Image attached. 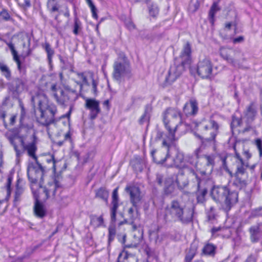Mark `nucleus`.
<instances>
[{"label": "nucleus", "mask_w": 262, "mask_h": 262, "mask_svg": "<svg viewBox=\"0 0 262 262\" xmlns=\"http://www.w3.org/2000/svg\"><path fill=\"white\" fill-rule=\"evenodd\" d=\"M257 107L255 103L253 102H251L244 112V118L247 124L252 123L257 115Z\"/></svg>", "instance_id": "6ab92c4d"}, {"label": "nucleus", "mask_w": 262, "mask_h": 262, "mask_svg": "<svg viewBox=\"0 0 262 262\" xmlns=\"http://www.w3.org/2000/svg\"><path fill=\"white\" fill-rule=\"evenodd\" d=\"M24 191V188L23 186H20L18 185H16L14 199L15 205H16L20 201Z\"/></svg>", "instance_id": "72a5a7b5"}, {"label": "nucleus", "mask_w": 262, "mask_h": 262, "mask_svg": "<svg viewBox=\"0 0 262 262\" xmlns=\"http://www.w3.org/2000/svg\"><path fill=\"white\" fill-rule=\"evenodd\" d=\"M59 188V186L57 182L49 183L48 187H44L43 191L45 194L46 199H47L51 196H54Z\"/></svg>", "instance_id": "a878e982"}, {"label": "nucleus", "mask_w": 262, "mask_h": 262, "mask_svg": "<svg viewBox=\"0 0 262 262\" xmlns=\"http://www.w3.org/2000/svg\"><path fill=\"white\" fill-rule=\"evenodd\" d=\"M20 107H21V111H20V121H22L25 117L26 111H25V107L23 106V105L21 104Z\"/></svg>", "instance_id": "e2e57ef3"}, {"label": "nucleus", "mask_w": 262, "mask_h": 262, "mask_svg": "<svg viewBox=\"0 0 262 262\" xmlns=\"http://www.w3.org/2000/svg\"><path fill=\"white\" fill-rule=\"evenodd\" d=\"M207 218L209 221H212L215 217V208L211 206L207 212Z\"/></svg>", "instance_id": "09e8293b"}, {"label": "nucleus", "mask_w": 262, "mask_h": 262, "mask_svg": "<svg viewBox=\"0 0 262 262\" xmlns=\"http://www.w3.org/2000/svg\"><path fill=\"white\" fill-rule=\"evenodd\" d=\"M19 40L24 48L27 47L28 49V52L27 55L30 53V41L31 37L28 33L22 34L20 35Z\"/></svg>", "instance_id": "c756f323"}, {"label": "nucleus", "mask_w": 262, "mask_h": 262, "mask_svg": "<svg viewBox=\"0 0 262 262\" xmlns=\"http://www.w3.org/2000/svg\"><path fill=\"white\" fill-rule=\"evenodd\" d=\"M211 195L216 202L225 199L223 208L226 212H228L238 201V193L235 191H230L226 186H214L212 189Z\"/></svg>", "instance_id": "0eeeda50"}, {"label": "nucleus", "mask_w": 262, "mask_h": 262, "mask_svg": "<svg viewBox=\"0 0 262 262\" xmlns=\"http://www.w3.org/2000/svg\"><path fill=\"white\" fill-rule=\"evenodd\" d=\"M149 12L151 16L155 17L158 14L159 9L157 6H151L149 7Z\"/></svg>", "instance_id": "603ef678"}, {"label": "nucleus", "mask_w": 262, "mask_h": 262, "mask_svg": "<svg viewBox=\"0 0 262 262\" xmlns=\"http://www.w3.org/2000/svg\"><path fill=\"white\" fill-rule=\"evenodd\" d=\"M216 247L212 244L207 243L202 249L203 253L207 256H214L216 252Z\"/></svg>", "instance_id": "2f4dec72"}, {"label": "nucleus", "mask_w": 262, "mask_h": 262, "mask_svg": "<svg viewBox=\"0 0 262 262\" xmlns=\"http://www.w3.org/2000/svg\"><path fill=\"white\" fill-rule=\"evenodd\" d=\"M114 224H112L108 228V240L110 242L113 241L116 234V229Z\"/></svg>", "instance_id": "c03bdc74"}, {"label": "nucleus", "mask_w": 262, "mask_h": 262, "mask_svg": "<svg viewBox=\"0 0 262 262\" xmlns=\"http://www.w3.org/2000/svg\"><path fill=\"white\" fill-rule=\"evenodd\" d=\"M13 60L16 62L17 66V69L19 71H21V61L19 59V56H16L14 58H13Z\"/></svg>", "instance_id": "052dcab7"}, {"label": "nucleus", "mask_w": 262, "mask_h": 262, "mask_svg": "<svg viewBox=\"0 0 262 262\" xmlns=\"http://www.w3.org/2000/svg\"><path fill=\"white\" fill-rule=\"evenodd\" d=\"M0 70L3 73L5 77L7 79L9 80L11 77V71L9 68L6 65L1 64Z\"/></svg>", "instance_id": "ea45409f"}, {"label": "nucleus", "mask_w": 262, "mask_h": 262, "mask_svg": "<svg viewBox=\"0 0 262 262\" xmlns=\"http://www.w3.org/2000/svg\"><path fill=\"white\" fill-rule=\"evenodd\" d=\"M227 157H222L221 158V162H222V167L224 170L227 171L228 170L227 164L226 163Z\"/></svg>", "instance_id": "6e6d98bb"}, {"label": "nucleus", "mask_w": 262, "mask_h": 262, "mask_svg": "<svg viewBox=\"0 0 262 262\" xmlns=\"http://www.w3.org/2000/svg\"><path fill=\"white\" fill-rule=\"evenodd\" d=\"M114 78L120 81L123 78H130L132 76L129 63L126 57L118 58L113 65Z\"/></svg>", "instance_id": "9d476101"}, {"label": "nucleus", "mask_w": 262, "mask_h": 262, "mask_svg": "<svg viewBox=\"0 0 262 262\" xmlns=\"http://www.w3.org/2000/svg\"><path fill=\"white\" fill-rule=\"evenodd\" d=\"M262 222L258 223L256 225L252 226L249 229L250 238L252 243H257L262 233Z\"/></svg>", "instance_id": "aec40b11"}, {"label": "nucleus", "mask_w": 262, "mask_h": 262, "mask_svg": "<svg viewBox=\"0 0 262 262\" xmlns=\"http://www.w3.org/2000/svg\"><path fill=\"white\" fill-rule=\"evenodd\" d=\"M170 177L172 179H174V182L180 190H183L188 185L187 178L182 172H179L177 175H173Z\"/></svg>", "instance_id": "4be33fe9"}, {"label": "nucleus", "mask_w": 262, "mask_h": 262, "mask_svg": "<svg viewBox=\"0 0 262 262\" xmlns=\"http://www.w3.org/2000/svg\"><path fill=\"white\" fill-rule=\"evenodd\" d=\"M164 192L167 195H175L177 193V189L175 187L176 184L174 182V179L170 176L168 177L165 180Z\"/></svg>", "instance_id": "b1692460"}, {"label": "nucleus", "mask_w": 262, "mask_h": 262, "mask_svg": "<svg viewBox=\"0 0 262 262\" xmlns=\"http://www.w3.org/2000/svg\"><path fill=\"white\" fill-rule=\"evenodd\" d=\"M163 176L160 173H157L156 174V182L158 183V185L161 186L163 183Z\"/></svg>", "instance_id": "4d7b16f0"}, {"label": "nucleus", "mask_w": 262, "mask_h": 262, "mask_svg": "<svg viewBox=\"0 0 262 262\" xmlns=\"http://www.w3.org/2000/svg\"><path fill=\"white\" fill-rule=\"evenodd\" d=\"M244 37L243 36H239L238 37L235 38L233 39V42L234 43H239L244 41Z\"/></svg>", "instance_id": "338daca9"}, {"label": "nucleus", "mask_w": 262, "mask_h": 262, "mask_svg": "<svg viewBox=\"0 0 262 262\" xmlns=\"http://www.w3.org/2000/svg\"><path fill=\"white\" fill-rule=\"evenodd\" d=\"M245 262H255V257L252 255H250L247 258Z\"/></svg>", "instance_id": "774afa93"}, {"label": "nucleus", "mask_w": 262, "mask_h": 262, "mask_svg": "<svg viewBox=\"0 0 262 262\" xmlns=\"http://www.w3.org/2000/svg\"><path fill=\"white\" fill-rule=\"evenodd\" d=\"M85 107L90 111V118L92 120L95 119L100 112L99 102L96 99L87 98L85 100Z\"/></svg>", "instance_id": "2eb2a0df"}, {"label": "nucleus", "mask_w": 262, "mask_h": 262, "mask_svg": "<svg viewBox=\"0 0 262 262\" xmlns=\"http://www.w3.org/2000/svg\"><path fill=\"white\" fill-rule=\"evenodd\" d=\"M90 79L91 80V82H89L90 85L88 86L91 88V91L92 94L96 96L98 93L97 86L99 84V81L97 79L94 78V74H90Z\"/></svg>", "instance_id": "473e14b6"}, {"label": "nucleus", "mask_w": 262, "mask_h": 262, "mask_svg": "<svg viewBox=\"0 0 262 262\" xmlns=\"http://www.w3.org/2000/svg\"><path fill=\"white\" fill-rule=\"evenodd\" d=\"M37 101L38 109L40 113V122L43 125L48 126L53 123L55 115L57 112V107L54 105H49L46 96L40 94L32 97V102L35 103Z\"/></svg>", "instance_id": "423d86ee"}, {"label": "nucleus", "mask_w": 262, "mask_h": 262, "mask_svg": "<svg viewBox=\"0 0 262 262\" xmlns=\"http://www.w3.org/2000/svg\"><path fill=\"white\" fill-rule=\"evenodd\" d=\"M219 10L216 3H214L209 11V16L210 18L213 19L216 12Z\"/></svg>", "instance_id": "de8ad7c7"}, {"label": "nucleus", "mask_w": 262, "mask_h": 262, "mask_svg": "<svg viewBox=\"0 0 262 262\" xmlns=\"http://www.w3.org/2000/svg\"><path fill=\"white\" fill-rule=\"evenodd\" d=\"M213 64L210 59H200L197 64L196 72L203 79H211L212 77Z\"/></svg>", "instance_id": "ddd939ff"}, {"label": "nucleus", "mask_w": 262, "mask_h": 262, "mask_svg": "<svg viewBox=\"0 0 262 262\" xmlns=\"http://www.w3.org/2000/svg\"><path fill=\"white\" fill-rule=\"evenodd\" d=\"M191 60V45L187 42L183 47L180 56L176 58L173 64L171 65L165 77L163 86L171 84L179 78L188 67Z\"/></svg>", "instance_id": "7ed1b4c3"}, {"label": "nucleus", "mask_w": 262, "mask_h": 262, "mask_svg": "<svg viewBox=\"0 0 262 262\" xmlns=\"http://www.w3.org/2000/svg\"><path fill=\"white\" fill-rule=\"evenodd\" d=\"M199 111L198 103L194 99H190L183 107V112L187 116H194Z\"/></svg>", "instance_id": "a211bd4d"}, {"label": "nucleus", "mask_w": 262, "mask_h": 262, "mask_svg": "<svg viewBox=\"0 0 262 262\" xmlns=\"http://www.w3.org/2000/svg\"><path fill=\"white\" fill-rule=\"evenodd\" d=\"M193 216V210L185 208V206L177 200L171 201L165 208L164 219L166 221L171 219L183 224H188L192 221Z\"/></svg>", "instance_id": "39448f33"}, {"label": "nucleus", "mask_w": 262, "mask_h": 262, "mask_svg": "<svg viewBox=\"0 0 262 262\" xmlns=\"http://www.w3.org/2000/svg\"><path fill=\"white\" fill-rule=\"evenodd\" d=\"M204 158L206 161V165L208 166H211V168L214 164V158L213 155H205Z\"/></svg>", "instance_id": "a18cd8bd"}, {"label": "nucleus", "mask_w": 262, "mask_h": 262, "mask_svg": "<svg viewBox=\"0 0 262 262\" xmlns=\"http://www.w3.org/2000/svg\"><path fill=\"white\" fill-rule=\"evenodd\" d=\"M34 141L31 143L26 145L22 137L18 136H14L10 139V141L13 145L16 152L17 158L19 157L25 150H27L29 156L32 157L36 161V165H30L28 167L27 175L29 181L32 183H36L39 182L41 184L43 182L45 170L40 164H39L35 155L37 149L35 142V136L33 135Z\"/></svg>", "instance_id": "f257e3e1"}, {"label": "nucleus", "mask_w": 262, "mask_h": 262, "mask_svg": "<svg viewBox=\"0 0 262 262\" xmlns=\"http://www.w3.org/2000/svg\"><path fill=\"white\" fill-rule=\"evenodd\" d=\"M255 144L259 151V156H262V140L260 139H256L255 140Z\"/></svg>", "instance_id": "864d4df0"}, {"label": "nucleus", "mask_w": 262, "mask_h": 262, "mask_svg": "<svg viewBox=\"0 0 262 262\" xmlns=\"http://www.w3.org/2000/svg\"><path fill=\"white\" fill-rule=\"evenodd\" d=\"M71 134L70 131L68 132L64 136V140L63 141H60L56 143V144L59 146H62L64 141H71Z\"/></svg>", "instance_id": "3c124183"}, {"label": "nucleus", "mask_w": 262, "mask_h": 262, "mask_svg": "<svg viewBox=\"0 0 262 262\" xmlns=\"http://www.w3.org/2000/svg\"><path fill=\"white\" fill-rule=\"evenodd\" d=\"M24 88V83L21 79L19 78L15 79L13 81V86L12 88L13 94L18 95L23 91Z\"/></svg>", "instance_id": "c85d7f7f"}, {"label": "nucleus", "mask_w": 262, "mask_h": 262, "mask_svg": "<svg viewBox=\"0 0 262 262\" xmlns=\"http://www.w3.org/2000/svg\"><path fill=\"white\" fill-rule=\"evenodd\" d=\"M196 254L195 250L193 249H190L187 253L184 262H191Z\"/></svg>", "instance_id": "79ce46f5"}, {"label": "nucleus", "mask_w": 262, "mask_h": 262, "mask_svg": "<svg viewBox=\"0 0 262 262\" xmlns=\"http://www.w3.org/2000/svg\"><path fill=\"white\" fill-rule=\"evenodd\" d=\"M103 219L102 216H97L93 215L91 216V224L95 227H98L102 225Z\"/></svg>", "instance_id": "e433bc0d"}, {"label": "nucleus", "mask_w": 262, "mask_h": 262, "mask_svg": "<svg viewBox=\"0 0 262 262\" xmlns=\"http://www.w3.org/2000/svg\"><path fill=\"white\" fill-rule=\"evenodd\" d=\"M211 233L213 235L222 236L226 238L229 237L231 235L229 229L220 226L213 227L211 229Z\"/></svg>", "instance_id": "bb28decb"}, {"label": "nucleus", "mask_w": 262, "mask_h": 262, "mask_svg": "<svg viewBox=\"0 0 262 262\" xmlns=\"http://www.w3.org/2000/svg\"><path fill=\"white\" fill-rule=\"evenodd\" d=\"M235 151V157L236 161V170L234 173L235 180L233 184L238 189H242L246 186L247 184V179L248 178V173L246 171L247 167H249V163L247 161H244L240 154L237 152L235 146H234Z\"/></svg>", "instance_id": "1a4fd4ad"}, {"label": "nucleus", "mask_w": 262, "mask_h": 262, "mask_svg": "<svg viewBox=\"0 0 262 262\" xmlns=\"http://www.w3.org/2000/svg\"><path fill=\"white\" fill-rule=\"evenodd\" d=\"M220 56L228 63H232L233 62L231 60L232 58V54L233 53V50L231 48H226L225 47H221L219 50Z\"/></svg>", "instance_id": "cd10ccee"}, {"label": "nucleus", "mask_w": 262, "mask_h": 262, "mask_svg": "<svg viewBox=\"0 0 262 262\" xmlns=\"http://www.w3.org/2000/svg\"><path fill=\"white\" fill-rule=\"evenodd\" d=\"M242 123V119L240 118L236 117L234 116L232 117V120L231 123V127L232 129L238 126H240Z\"/></svg>", "instance_id": "37998d69"}, {"label": "nucleus", "mask_w": 262, "mask_h": 262, "mask_svg": "<svg viewBox=\"0 0 262 262\" xmlns=\"http://www.w3.org/2000/svg\"><path fill=\"white\" fill-rule=\"evenodd\" d=\"M129 254L127 251H123L121 252L118 257V262H124L125 259H127Z\"/></svg>", "instance_id": "8fccbe9b"}, {"label": "nucleus", "mask_w": 262, "mask_h": 262, "mask_svg": "<svg viewBox=\"0 0 262 262\" xmlns=\"http://www.w3.org/2000/svg\"><path fill=\"white\" fill-rule=\"evenodd\" d=\"M163 122L168 130L167 134L158 130L156 137V140L163 139L162 147L168 149L177 139L175 134L182 125V115L180 111L173 107H168L162 113Z\"/></svg>", "instance_id": "f03ea898"}, {"label": "nucleus", "mask_w": 262, "mask_h": 262, "mask_svg": "<svg viewBox=\"0 0 262 262\" xmlns=\"http://www.w3.org/2000/svg\"><path fill=\"white\" fill-rule=\"evenodd\" d=\"M33 211L35 215L40 219L45 217L47 214V211L44 205L37 198H35Z\"/></svg>", "instance_id": "5701e85b"}, {"label": "nucleus", "mask_w": 262, "mask_h": 262, "mask_svg": "<svg viewBox=\"0 0 262 262\" xmlns=\"http://www.w3.org/2000/svg\"><path fill=\"white\" fill-rule=\"evenodd\" d=\"M190 174L194 177L197 182L198 190L196 192L197 202L199 203H203L205 201V196L207 193V189L202 186L204 181L201 179L193 169L190 170Z\"/></svg>", "instance_id": "4468645a"}, {"label": "nucleus", "mask_w": 262, "mask_h": 262, "mask_svg": "<svg viewBox=\"0 0 262 262\" xmlns=\"http://www.w3.org/2000/svg\"><path fill=\"white\" fill-rule=\"evenodd\" d=\"M119 205H112L110 208V216L112 224H114L116 221V212Z\"/></svg>", "instance_id": "4c0bfd02"}, {"label": "nucleus", "mask_w": 262, "mask_h": 262, "mask_svg": "<svg viewBox=\"0 0 262 262\" xmlns=\"http://www.w3.org/2000/svg\"><path fill=\"white\" fill-rule=\"evenodd\" d=\"M51 90L56 103L62 106H70L69 112L65 115V117L69 118L75 102L79 97V93L76 88H72L69 84H63L62 89H58L56 84H53L51 86Z\"/></svg>", "instance_id": "20e7f679"}, {"label": "nucleus", "mask_w": 262, "mask_h": 262, "mask_svg": "<svg viewBox=\"0 0 262 262\" xmlns=\"http://www.w3.org/2000/svg\"><path fill=\"white\" fill-rule=\"evenodd\" d=\"M118 188H115L112 194V201L111 203L112 205H119L118 201Z\"/></svg>", "instance_id": "49530a36"}, {"label": "nucleus", "mask_w": 262, "mask_h": 262, "mask_svg": "<svg viewBox=\"0 0 262 262\" xmlns=\"http://www.w3.org/2000/svg\"><path fill=\"white\" fill-rule=\"evenodd\" d=\"M1 15L5 20H8L10 18L9 14H8V13L7 11H6L5 10L1 12Z\"/></svg>", "instance_id": "0e129e2a"}, {"label": "nucleus", "mask_w": 262, "mask_h": 262, "mask_svg": "<svg viewBox=\"0 0 262 262\" xmlns=\"http://www.w3.org/2000/svg\"><path fill=\"white\" fill-rule=\"evenodd\" d=\"M243 154L247 159V160H248L249 159H250L252 156V155L249 152V150H244Z\"/></svg>", "instance_id": "69168bd1"}, {"label": "nucleus", "mask_w": 262, "mask_h": 262, "mask_svg": "<svg viewBox=\"0 0 262 262\" xmlns=\"http://www.w3.org/2000/svg\"><path fill=\"white\" fill-rule=\"evenodd\" d=\"M82 30V25L80 20L77 17L74 18V24L73 33L75 35H78L79 32Z\"/></svg>", "instance_id": "58836bf2"}, {"label": "nucleus", "mask_w": 262, "mask_h": 262, "mask_svg": "<svg viewBox=\"0 0 262 262\" xmlns=\"http://www.w3.org/2000/svg\"><path fill=\"white\" fill-rule=\"evenodd\" d=\"M47 161L48 163L52 162L53 163L52 168L54 171H56V161L54 159V156L52 155L49 159H47Z\"/></svg>", "instance_id": "13d9d810"}, {"label": "nucleus", "mask_w": 262, "mask_h": 262, "mask_svg": "<svg viewBox=\"0 0 262 262\" xmlns=\"http://www.w3.org/2000/svg\"><path fill=\"white\" fill-rule=\"evenodd\" d=\"M42 47L45 50L47 54V59L49 64H51L52 61V57L54 54V51L51 48L49 43L46 42L44 45H42Z\"/></svg>", "instance_id": "f704fd0d"}, {"label": "nucleus", "mask_w": 262, "mask_h": 262, "mask_svg": "<svg viewBox=\"0 0 262 262\" xmlns=\"http://www.w3.org/2000/svg\"><path fill=\"white\" fill-rule=\"evenodd\" d=\"M117 236H118V239L120 243H121L122 244H124L125 241H126V234H123L122 235L118 234Z\"/></svg>", "instance_id": "bf43d9fd"}, {"label": "nucleus", "mask_w": 262, "mask_h": 262, "mask_svg": "<svg viewBox=\"0 0 262 262\" xmlns=\"http://www.w3.org/2000/svg\"><path fill=\"white\" fill-rule=\"evenodd\" d=\"M61 5L58 0H48L47 3L48 8L51 12H58L59 14L62 13L61 10H59Z\"/></svg>", "instance_id": "7c9ffc66"}, {"label": "nucleus", "mask_w": 262, "mask_h": 262, "mask_svg": "<svg viewBox=\"0 0 262 262\" xmlns=\"http://www.w3.org/2000/svg\"><path fill=\"white\" fill-rule=\"evenodd\" d=\"M245 60L244 54L242 52L239 50H233L232 56L231 58V60L233 62L229 63V64L234 68H240L242 67V64Z\"/></svg>", "instance_id": "412c9836"}, {"label": "nucleus", "mask_w": 262, "mask_h": 262, "mask_svg": "<svg viewBox=\"0 0 262 262\" xmlns=\"http://www.w3.org/2000/svg\"><path fill=\"white\" fill-rule=\"evenodd\" d=\"M152 112V107L151 104H147L144 107V111L143 115L139 119V123L142 125L144 123L149 124Z\"/></svg>", "instance_id": "393cba45"}, {"label": "nucleus", "mask_w": 262, "mask_h": 262, "mask_svg": "<svg viewBox=\"0 0 262 262\" xmlns=\"http://www.w3.org/2000/svg\"><path fill=\"white\" fill-rule=\"evenodd\" d=\"M108 195V191L104 188H100L96 192V197L100 198L106 202H107Z\"/></svg>", "instance_id": "c9c22d12"}, {"label": "nucleus", "mask_w": 262, "mask_h": 262, "mask_svg": "<svg viewBox=\"0 0 262 262\" xmlns=\"http://www.w3.org/2000/svg\"><path fill=\"white\" fill-rule=\"evenodd\" d=\"M77 77L80 79L81 81H76V84L74 86L71 85L72 88H76L78 93L81 91L85 85H90L88 78L90 79V74H93L91 72H74ZM71 86V85H70Z\"/></svg>", "instance_id": "dca6fc26"}, {"label": "nucleus", "mask_w": 262, "mask_h": 262, "mask_svg": "<svg viewBox=\"0 0 262 262\" xmlns=\"http://www.w3.org/2000/svg\"><path fill=\"white\" fill-rule=\"evenodd\" d=\"M132 229L133 239L132 244L125 245L126 248L137 247L143 239V231L137 225H133Z\"/></svg>", "instance_id": "f3484780"}, {"label": "nucleus", "mask_w": 262, "mask_h": 262, "mask_svg": "<svg viewBox=\"0 0 262 262\" xmlns=\"http://www.w3.org/2000/svg\"><path fill=\"white\" fill-rule=\"evenodd\" d=\"M126 191L129 194L130 201L134 207H131L128 211L131 224L137 225L140 220L139 209L142 204V197L140 188L136 186H128L125 188Z\"/></svg>", "instance_id": "6e6552de"}, {"label": "nucleus", "mask_w": 262, "mask_h": 262, "mask_svg": "<svg viewBox=\"0 0 262 262\" xmlns=\"http://www.w3.org/2000/svg\"><path fill=\"white\" fill-rule=\"evenodd\" d=\"M7 45L9 47V49L11 51L12 55L13 56V58H14L16 56H18L17 52L15 50L14 45L12 42H8Z\"/></svg>", "instance_id": "5fc2aeb1"}, {"label": "nucleus", "mask_w": 262, "mask_h": 262, "mask_svg": "<svg viewBox=\"0 0 262 262\" xmlns=\"http://www.w3.org/2000/svg\"><path fill=\"white\" fill-rule=\"evenodd\" d=\"M218 129L217 123L213 120H209L206 124H203L202 125L203 134L206 137L205 138H202L200 136H198V137L201 139L203 143L207 142L214 144Z\"/></svg>", "instance_id": "9b49d317"}, {"label": "nucleus", "mask_w": 262, "mask_h": 262, "mask_svg": "<svg viewBox=\"0 0 262 262\" xmlns=\"http://www.w3.org/2000/svg\"><path fill=\"white\" fill-rule=\"evenodd\" d=\"M165 147L166 148V156L164 158L161 160H158L155 157V153L156 152L155 150H153L151 151V155L154 160L157 163L163 164L165 162H168L169 160H170L171 162L167 163V165L168 166H175L180 168H184L185 164L183 154L180 152H178L176 157L174 159H171L169 154V148H168H168L167 147ZM169 148H170V147Z\"/></svg>", "instance_id": "f8f14e48"}, {"label": "nucleus", "mask_w": 262, "mask_h": 262, "mask_svg": "<svg viewBox=\"0 0 262 262\" xmlns=\"http://www.w3.org/2000/svg\"><path fill=\"white\" fill-rule=\"evenodd\" d=\"M12 181V178L11 177H9L7 179V193L10 195V185Z\"/></svg>", "instance_id": "680f3d73"}, {"label": "nucleus", "mask_w": 262, "mask_h": 262, "mask_svg": "<svg viewBox=\"0 0 262 262\" xmlns=\"http://www.w3.org/2000/svg\"><path fill=\"white\" fill-rule=\"evenodd\" d=\"M86 2L89 6L90 7V8H91L93 17L96 19H97L98 15L97 14V9L96 7L95 6V5H94L91 0H87Z\"/></svg>", "instance_id": "a19ab883"}]
</instances>
